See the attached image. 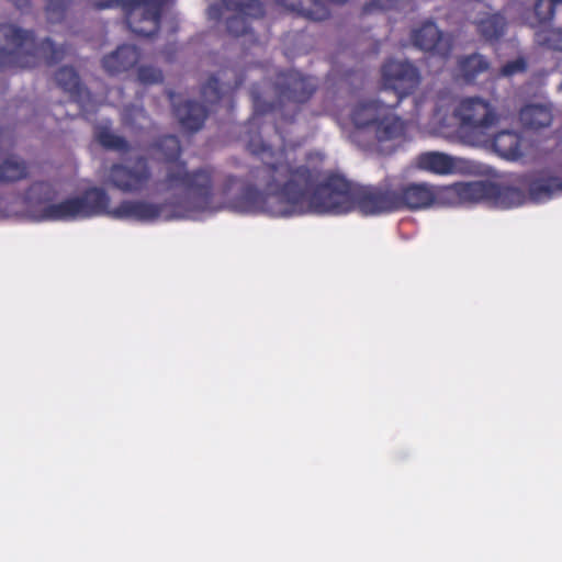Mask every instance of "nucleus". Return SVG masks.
Returning a JSON list of instances; mask_svg holds the SVG:
<instances>
[{
	"label": "nucleus",
	"instance_id": "1",
	"mask_svg": "<svg viewBox=\"0 0 562 562\" xmlns=\"http://www.w3.org/2000/svg\"><path fill=\"white\" fill-rule=\"evenodd\" d=\"M317 88L315 78L295 70L277 75L272 102L266 101L257 87L251 88L254 113L246 124L249 134L246 148L262 160V166L250 171V183L244 188L238 207L272 216L307 212L345 214L353 210L376 215L395 211L393 183L360 186L339 175L323 179L319 167L296 164L285 146L273 149L259 133L251 135L261 119L270 115L276 132L284 137L283 128L295 122L302 105L311 100Z\"/></svg>",
	"mask_w": 562,
	"mask_h": 562
},
{
	"label": "nucleus",
	"instance_id": "2",
	"mask_svg": "<svg viewBox=\"0 0 562 562\" xmlns=\"http://www.w3.org/2000/svg\"><path fill=\"white\" fill-rule=\"evenodd\" d=\"M155 147L164 155L166 169L162 178L155 182L157 193H170L175 199L171 204L178 202V198L184 195L190 198L200 210H207L217 193L221 198L227 199L234 189L240 184L239 193L233 200V206L246 213L254 211H244L238 207V200L241 196L244 188L250 183V171L262 166L251 167L245 179H240L233 173H226L215 186L217 168L213 165H203L190 170L187 161L180 159L182 148L180 139L176 135H164L157 139ZM262 162V160L260 159Z\"/></svg>",
	"mask_w": 562,
	"mask_h": 562
},
{
	"label": "nucleus",
	"instance_id": "3",
	"mask_svg": "<svg viewBox=\"0 0 562 562\" xmlns=\"http://www.w3.org/2000/svg\"><path fill=\"white\" fill-rule=\"evenodd\" d=\"M110 201L104 189L88 188L79 195L44 206L41 211V218L66 222L108 215L115 220L151 222L157 220L162 211L161 205L143 200H125L116 207L110 209Z\"/></svg>",
	"mask_w": 562,
	"mask_h": 562
},
{
	"label": "nucleus",
	"instance_id": "4",
	"mask_svg": "<svg viewBox=\"0 0 562 562\" xmlns=\"http://www.w3.org/2000/svg\"><path fill=\"white\" fill-rule=\"evenodd\" d=\"M350 139L363 150L389 155L407 138L408 122L380 100L355 104L350 111Z\"/></svg>",
	"mask_w": 562,
	"mask_h": 562
},
{
	"label": "nucleus",
	"instance_id": "5",
	"mask_svg": "<svg viewBox=\"0 0 562 562\" xmlns=\"http://www.w3.org/2000/svg\"><path fill=\"white\" fill-rule=\"evenodd\" d=\"M65 48L49 37L37 41L33 31L0 23V71L35 67L40 59L48 66L60 61Z\"/></svg>",
	"mask_w": 562,
	"mask_h": 562
},
{
	"label": "nucleus",
	"instance_id": "6",
	"mask_svg": "<svg viewBox=\"0 0 562 562\" xmlns=\"http://www.w3.org/2000/svg\"><path fill=\"white\" fill-rule=\"evenodd\" d=\"M95 9L119 5L125 13L127 27L136 35L150 37L160 29L161 15L168 0H88Z\"/></svg>",
	"mask_w": 562,
	"mask_h": 562
},
{
	"label": "nucleus",
	"instance_id": "7",
	"mask_svg": "<svg viewBox=\"0 0 562 562\" xmlns=\"http://www.w3.org/2000/svg\"><path fill=\"white\" fill-rule=\"evenodd\" d=\"M224 9L227 32L233 36H244L251 31V23L263 18L265 8L259 0H221V4L210 8V15L220 19Z\"/></svg>",
	"mask_w": 562,
	"mask_h": 562
},
{
	"label": "nucleus",
	"instance_id": "8",
	"mask_svg": "<svg viewBox=\"0 0 562 562\" xmlns=\"http://www.w3.org/2000/svg\"><path fill=\"white\" fill-rule=\"evenodd\" d=\"M380 72L382 89L396 95L395 105L413 94L422 81L418 68L408 60L390 58L382 64Z\"/></svg>",
	"mask_w": 562,
	"mask_h": 562
},
{
	"label": "nucleus",
	"instance_id": "9",
	"mask_svg": "<svg viewBox=\"0 0 562 562\" xmlns=\"http://www.w3.org/2000/svg\"><path fill=\"white\" fill-rule=\"evenodd\" d=\"M151 178V167L145 156H137L131 165L113 164L108 175L109 182L113 188L132 194L146 190Z\"/></svg>",
	"mask_w": 562,
	"mask_h": 562
},
{
	"label": "nucleus",
	"instance_id": "10",
	"mask_svg": "<svg viewBox=\"0 0 562 562\" xmlns=\"http://www.w3.org/2000/svg\"><path fill=\"white\" fill-rule=\"evenodd\" d=\"M454 116L462 127L485 131L495 126L501 117L497 105L480 97L462 99L454 109Z\"/></svg>",
	"mask_w": 562,
	"mask_h": 562
},
{
	"label": "nucleus",
	"instance_id": "11",
	"mask_svg": "<svg viewBox=\"0 0 562 562\" xmlns=\"http://www.w3.org/2000/svg\"><path fill=\"white\" fill-rule=\"evenodd\" d=\"M411 40L414 46L442 59L449 58L453 48L452 37L445 35L432 21H426L413 30Z\"/></svg>",
	"mask_w": 562,
	"mask_h": 562
},
{
	"label": "nucleus",
	"instance_id": "12",
	"mask_svg": "<svg viewBox=\"0 0 562 562\" xmlns=\"http://www.w3.org/2000/svg\"><path fill=\"white\" fill-rule=\"evenodd\" d=\"M531 201L541 203L562 194V164L537 172L528 182Z\"/></svg>",
	"mask_w": 562,
	"mask_h": 562
},
{
	"label": "nucleus",
	"instance_id": "13",
	"mask_svg": "<svg viewBox=\"0 0 562 562\" xmlns=\"http://www.w3.org/2000/svg\"><path fill=\"white\" fill-rule=\"evenodd\" d=\"M395 211L419 210L435 204V186L428 183L394 184Z\"/></svg>",
	"mask_w": 562,
	"mask_h": 562
},
{
	"label": "nucleus",
	"instance_id": "14",
	"mask_svg": "<svg viewBox=\"0 0 562 562\" xmlns=\"http://www.w3.org/2000/svg\"><path fill=\"white\" fill-rule=\"evenodd\" d=\"M168 97L172 103L173 114L183 130L194 133L203 127L210 113L207 106L192 100L177 103L175 100L176 94L172 91L168 92Z\"/></svg>",
	"mask_w": 562,
	"mask_h": 562
},
{
	"label": "nucleus",
	"instance_id": "15",
	"mask_svg": "<svg viewBox=\"0 0 562 562\" xmlns=\"http://www.w3.org/2000/svg\"><path fill=\"white\" fill-rule=\"evenodd\" d=\"M140 59V50L135 45H120L112 53L103 56L101 64L110 76H116L133 69Z\"/></svg>",
	"mask_w": 562,
	"mask_h": 562
},
{
	"label": "nucleus",
	"instance_id": "16",
	"mask_svg": "<svg viewBox=\"0 0 562 562\" xmlns=\"http://www.w3.org/2000/svg\"><path fill=\"white\" fill-rule=\"evenodd\" d=\"M491 69V61L479 53L458 57L454 69L457 80L467 85L475 83L476 79Z\"/></svg>",
	"mask_w": 562,
	"mask_h": 562
},
{
	"label": "nucleus",
	"instance_id": "17",
	"mask_svg": "<svg viewBox=\"0 0 562 562\" xmlns=\"http://www.w3.org/2000/svg\"><path fill=\"white\" fill-rule=\"evenodd\" d=\"M458 188L461 206L491 201L497 195V186L490 181L458 182Z\"/></svg>",
	"mask_w": 562,
	"mask_h": 562
},
{
	"label": "nucleus",
	"instance_id": "18",
	"mask_svg": "<svg viewBox=\"0 0 562 562\" xmlns=\"http://www.w3.org/2000/svg\"><path fill=\"white\" fill-rule=\"evenodd\" d=\"M522 137L515 131L504 130L495 134L493 148L498 156L507 160H518L522 157Z\"/></svg>",
	"mask_w": 562,
	"mask_h": 562
},
{
	"label": "nucleus",
	"instance_id": "19",
	"mask_svg": "<svg viewBox=\"0 0 562 562\" xmlns=\"http://www.w3.org/2000/svg\"><path fill=\"white\" fill-rule=\"evenodd\" d=\"M417 166L422 170L435 175H451L456 171L454 158L440 151H426L417 157Z\"/></svg>",
	"mask_w": 562,
	"mask_h": 562
},
{
	"label": "nucleus",
	"instance_id": "20",
	"mask_svg": "<svg viewBox=\"0 0 562 562\" xmlns=\"http://www.w3.org/2000/svg\"><path fill=\"white\" fill-rule=\"evenodd\" d=\"M519 120L528 130H542L552 123V109L546 104H527L520 109Z\"/></svg>",
	"mask_w": 562,
	"mask_h": 562
},
{
	"label": "nucleus",
	"instance_id": "21",
	"mask_svg": "<svg viewBox=\"0 0 562 562\" xmlns=\"http://www.w3.org/2000/svg\"><path fill=\"white\" fill-rule=\"evenodd\" d=\"M277 2L312 21H323L329 16V10L319 0H277Z\"/></svg>",
	"mask_w": 562,
	"mask_h": 562
},
{
	"label": "nucleus",
	"instance_id": "22",
	"mask_svg": "<svg viewBox=\"0 0 562 562\" xmlns=\"http://www.w3.org/2000/svg\"><path fill=\"white\" fill-rule=\"evenodd\" d=\"M57 86L74 101H79L83 94L85 87L81 82L79 74L74 67H60L55 74Z\"/></svg>",
	"mask_w": 562,
	"mask_h": 562
},
{
	"label": "nucleus",
	"instance_id": "23",
	"mask_svg": "<svg viewBox=\"0 0 562 562\" xmlns=\"http://www.w3.org/2000/svg\"><path fill=\"white\" fill-rule=\"evenodd\" d=\"M27 162L11 155L0 162V184L15 183L29 177Z\"/></svg>",
	"mask_w": 562,
	"mask_h": 562
},
{
	"label": "nucleus",
	"instance_id": "24",
	"mask_svg": "<svg viewBox=\"0 0 562 562\" xmlns=\"http://www.w3.org/2000/svg\"><path fill=\"white\" fill-rule=\"evenodd\" d=\"M476 31L486 42L498 41L506 31V19L501 13L487 14L475 22Z\"/></svg>",
	"mask_w": 562,
	"mask_h": 562
},
{
	"label": "nucleus",
	"instance_id": "25",
	"mask_svg": "<svg viewBox=\"0 0 562 562\" xmlns=\"http://www.w3.org/2000/svg\"><path fill=\"white\" fill-rule=\"evenodd\" d=\"M98 143L105 149L127 153L131 149L125 137L111 132L108 127H100L95 133Z\"/></svg>",
	"mask_w": 562,
	"mask_h": 562
},
{
	"label": "nucleus",
	"instance_id": "26",
	"mask_svg": "<svg viewBox=\"0 0 562 562\" xmlns=\"http://www.w3.org/2000/svg\"><path fill=\"white\" fill-rule=\"evenodd\" d=\"M435 203L442 206H461L458 182L435 187Z\"/></svg>",
	"mask_w": 562,
	"mask_h": 562
},
{
	"label": "nucleus",
	"instance_id": "27",
	"mask_svg": "<svg viewBox=\"0 0 562 562\" xmlns=\"http://www.w3.org/2000/svg\"><path fill=\"white\" fill-rule=\"evenodd\" d=\"M558 4H562V0H537L533 7L537 25L550 23L554 16Z\"/></svg>",
	"mask_w": 562,
	"mask_h": 562
},
{
	"label": "nucleus",
	"instance_id": "28",
	"mask_svg": "<svg viewBox=\"0 0 562 562\" xmlns=\"http://www.w3.org/2000/svg\"><path fill=\"white\" fill-rule=\"evenodd\" d=\"M536 41L548 49L562 52V27L540 30L536 33Z\"/></svg>",
	"mask_w": 562,
	"mask_h": 562
},
{
	"label": "nucleus",
	"instance_id": "29",
	"mask_svg": "<svg viewBox=\"0 0 562 562\" xmlns=\"http://www.w3.org/2000/svg\"><path fill=\"white\" fill-rule=\"evenodd\" d=\"M493 200H498L506 207L518 206L524 203L525 195L522 191L515 187L499 188L497 186V195Z\"/></svg>",
	"mask_w": 562,
	"mask_h": 562
},
{
	"label": "nucleus",
	"instance_id": "30",
	"mask_svg": "<svg viewBox=\"0 0 562 562\" xmlns=\"http://www.w3.org/2000/svg\"><path fill=\"white\" fill-rule=\"evenodd\" d=\"M201 95L210 104L217 103L223 95V90L217 77L212 76L201 88Z\"/></svg>",
	"mask_w": 562,
	"mask_h": 562
},
{
	"label": "nucleus",
	"instance_id": "31",
	"mask_svg": "<svg viewBox=\"0 0 562 562\" xmlns=\"http://www.w3.org/2000/svg\"><path fill=\"white\" fill-rule=\"evenodd\" d=\"M72 0H46V14L50 23L60 22Z\"/></svg>",
	"mask_w": 562,
	"mask_h": 562
},
{
	"label": "nucleus",
	"instance_id": "32",
	"mask_svg": "<svg viewBox=\"0 0 562 562\" xmlns=\"http://www.w3.org/2000/svg\"><path fill=\"white\" fill-rule=\"evenodd\" d=\"M162 79V71L157 67L143 65L137 69V80L143 85L159 83Z\"/></svg>",
	"mask_w": 562,
	"mask_h": 562
},
{
	"label": "nucleus",
	"instance_id": "33",
	"mask_svg": "<svg viewBox=\"0 0 562 562\" xmlns=\"http://www.w3.org/2000/svg\"><path fill=\"white\" fill-rule=\"evenodd\" d=\"M400 8V0H371L362 8L363 14H370L378 11H386Z\"/></svg>",
	"mask_w": 562,
	"mask_h": 562
},
{
	"label": "nucleus",
	"instance_id": "34",
	"mask_svg": "<svg viewBox=\"0 0 562 562\" xmlns=\"http://www.w3.org/2000/svg\"><path fill=\"white\" fill-rule=\"evenodd\" d=\"M528 64L526 58L517 57L514 60L507 61L499 69V75L503 77H512L517 74H522L527 70Z\"/></svg>",
	"mask_w": 562,
	"mask_h": 562
},
{
	"label": "nucleus",
	"instance_id": "35",
	"mask_svg": "<svg viewBox=\"0 0 562 562\" xmlns=\"http://www.w3.org/2000/svg\"><path fill=\"white\" fill-rule=\"evenodd\" d=\"M124 116H125L126 124H128L133 127H136V122L138 120L149 121V116H148L146 110L143 106H137V105L126 106Z\"/></svg>",
	"mask_w": 562,
	"mask_h": 562
}]
</instances>
